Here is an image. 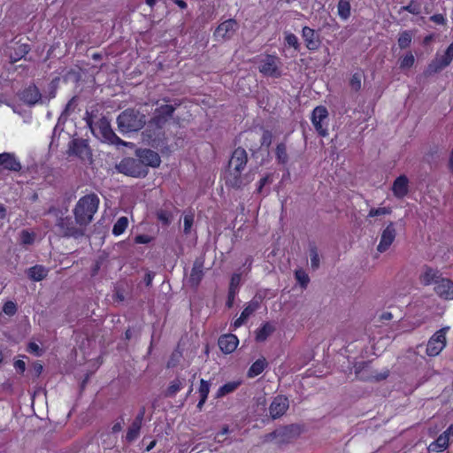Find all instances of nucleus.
I'll return each mask as SVG.
<instances>
[{
	"label": "nucleus",
	"instance_id": "obj_1",
	"mask_svg": "<svg viewBox=\"0 0 453 453\" xmlns=\"http://www.w3.org/2000/svg\"><path fill=\"white\" fill-rule=\"evenodd\" d=\"M248 163V154L246 150L242 148H236L227 163V168L225 173L226 186L241 189L242 187L248 185L253 178L251 173L242 175V172Z\"/></svg>",
	"mask_w": 453,
	"mask_h": 453
},
{
	"label": "nucleus",
	"instance_id": "obj_2",
	"mask_svg": "<svg viewBox=\"0 0 453 453\" xmlns=\"http://www.w3.org/2000/svg\"><path fill=\"white\" fill-rule=\"evenodd\" d=\"M116 122L119 133H137L145 127L147 117L140 109L131 107L121 111Z\"/></svg>",
	"mask_w": 453,
	"mask_h": 453
},
{
	"label": "nucleus",
	"instance_id": "obj_3",
	"mask_svg": "<svg viewBox=\"0 0 453 453\" xmlns=\"http://www.w3.org/2000/svg\"><path fill=\"white\" fill-rule=\"evenodd\" d=\"M98 205L99 198L94 193L81 197L73 209L75 223L87 227L92 222Z\"/></svg>",
	"mask_w": 453,
	"mask_h": 453
},
{
	"label": "nucleus",
	"instance_id": "obj_4",
	"mask_svg": "<svg viewBox=\"0 0 453 453\" xmlns=\"http://www.w3.org/2000/svg\"><path fill=\"white\" fill-rule=\"evenodd\" d=\"M66 154L68 157H77L82 164L92 165L93 153L88 141L81 137H73L67 146Z\"/></svg>",
	"mask_w": 453,
	"mask_h": 453
},
{
	"label": "nucleus",
	"instance_id": "obj_5",
	"mask_svg": "<svg viewBox=\"0 0 453 453\" xmlns=\"http://www.w3.org/2000/svg\"><path fill=\"white\" fill-rule=\"evenodd\" d=\"M115 167L119 173L134 178H144L149 173L137 157H125Z\"/></svg>",
	"mask_w": 453,
	"mask_h": 453
},
{
	"label": "nucleus",
	"instance_id": "obj_6",
	"mask_svg": "<svg viewBox=\"0 0 453 453\" xmlns=\"http://www.w3.org/2000/svg\"><path fill=\"white\" fill-rule=\"evenodd\" d=\"M95 129L96 134L94 135L104 142L116 145L124 143V142L114 133L111 128L110 119L105 116L99 119L96 124Z\"/></svg>",
	"mask_w": 453,
	"mask_h": 453
},
{
	"label": "nucleus",
	"instance_id": "obj_7",
	"mask_svg": "<svg viewBox=\"0 0 453 453\" xmlns=\"http://www.w3.org/2000/svg\"><path fill=\"white\" fill-rule=\"evenodd\" d=\"M145 129L142 133L143 141H146L149 145L157 149L165 143L166 137L165 132L159 127H157L150 121L147 120Z\"/></svg>",
	"mask_w": 453,
	"mask_h": 453
},
{
	"label": "nucleus",
	"instance_id": "obj_8",
	"mask_svg": "<svg viewBox=\"0 0 453 453\" xmlns=\"http://www.w3.org/2000/svg\"><path fill=\"white\" fill-rule=\"evenodd\" d=\"M57 226L65 237H73L78 239L85 234L86 226H80L73 220L71 217L60 218Z\"/></svg>",
	"mask_w": 453,
	"mask_h": 453
},
{
	"label": "nucleus",
	"instance_id": "obj_9",
	"mask_svg": "<svg viewBox=\"0 0 453 453\" xmlns=\"http://www.w3.org/2000/svg\"><path fill=\"white\" fill-rule=\"evenodd\" d=\"M449 329V326H445L433 334L426 345V354L428 356L435 357L444 349L446 346V333Z\"/></svg>",
	"mask_w": 453,
	"mask_h": 453
},
{
	"label": "nucleus",
	"instance_id": "obj_10",
	"mask_svg": "<svg viewBox=\"0 0 453 453\" xmlns=\"http://www.w3.org/2000/svg\"><path fill=\"white\" fill-rule=\"evenodd\" d=\"M239 26L235 19H229L220 23L214 31L213 36L217 42H225L230 40Z\"/></svg>",
	"mask_w": 453,
	"mask_h": 453
},
{
	"label": "nucleus",
	"instance_id": "obj_11",
	"mask_svg": "<svg viewBox=\"0 0 453 453\" xmlns=\"http://www.w3.org/2000/svg\"><path fill=\"white\" fill-rule=\"evenodd\" d=\"M175 107L172 104H163L155 109L153 116L149 119L157 127L164 129L165 124L173 118Z\"/></svg>",
	"mask_w": 453,
	"mask_h": 453
},
{
	"label": "nucleus",
	"instance_id": "obj_12",
	"mask_svg": "<svg viewBox=\"0 0 453 453\" xmlns=\"http://www.w3.org/2000/svg\"><path fill=\"white\" fill-rule=\"evenodd\" d=\"M453 59V42L449 44V46L447 48L444 54L440 57L436 58L427 67L426 71L425 72L426 75H431L433 73H438L446 66H448Z\"/></svg>",
	"mask_w": 453,
	"mask_h": 453
},
{
	"label": "nucleus",
	"instance_id": "obj_13",
	"mask_svg": "<svg viewBox=\"0 0 453 453\" xmlns=\"http://www.w3.org/2000/svg\"><path fill=\"white\" fill-rule=\"evenodd\" d=\"M19 99L28 106L43 104V96L35 84H30L19 94Z\"/></svg>",
	"mask_w": 453,
	"mask_h": 453
},
{
	"label": "nucleus",
	"instance_id": "obj_14",
	"mask_svg": "<svg viewBox=\"0 0 453 453\" xmlns=\"http://www.w3.org/2000/svg\"><path fill=\"white\" fill-rule=\"evenodd\" d=\"M134 153L139 161L147 169L149 166L156 168L160 165L161 159L159 155L150 149H137Z\"/></svg>",
	"mask_w": 453,
	"mask_h": 453
},
{
	"label": "nucleus",
	"instance_id": "obj_15",
	"mask_svg": "<svg viewBox=\"0 0 453 453\" xmlns=\"http://www.w3.org/2000/svg\"><path fill=\"white\" fill-rule=\"evenodd\" d=\"M278 443H288L291 440L298 437L301 434V427L296 424H290L277 429Z\"/></svg>",
	"mask_w": 453,
	"mask_h": 453
},
{
	"label": "nucleus",
	"instance_id": "obj_16",
	"mask_svg": "<svg viewBox=\"0 0 453 453\" xmlns=\"http://www.w3.org/2000/svg\"><path fill=\"white\" fill-rule=\"evenodd\" d=\"M328 112L326 107L324 106H317L311 115L312 124L317 130V132L321 136H326L327 134L326 128L324 127L323 121L327 119Z\"/></svg>",
	"mask_w": 453,
	"mask_h": 453
},
{
	"label": "nucleus",
	"instance_id": "obj_17",
	"mask_svg": "<svg viewBox=\"0 0 453 453\" xmlns=\"http://www.w3.org/2000/svg\"><path fill=\"white\" fill-rule=\"evenodd\" d=\"M278 63V58L272 55H267L265 59L261 61L259 71L267 76L280 77L281 73L279 70Z\"/></svg>",
	"mask_w": 453,
	"mask_h": 453
},
{
	"label": "nucleus",
	"instance_id": "obj_18",
	"mask_svg": "<svg viewBox=\"0 0 453 453\" xmlns=\"http://www.w3.org/2000/svg\"><path fill=\"white\" fill-rule=\"evenodd\" d=\"M288 406L289 402L285 395H279L275 396L269 407L270 416L273 419L280 418L287 411Z\"/></svg>",
	"mask_w": 453,
	"mask_h": 453
},
{
	"label": "nucleus",
	"instance_id": "obj_19",
	"mask_svg": "<svg viewBox=\"0 0 453 453\" xmlns=\"http://www.w3.org/2000/svg\"><path fill=\"white\" fill-rule=\"evenodd\" d=\"M396 231L393 222H390L387 227L382 231L380 242L377 246V250L380 253L388 250L390 245L395 239Z\"/></svg>",
	"mask_w": 453,
	"mask_h": 453
},
{
	"label": "nucleus",
	"instance_id": "obj_20",
	"mask_svg": "<svg viewBox=\"0 0 453 453\" xmlns=\"http://www.w3.org/2000/svg\"><path fill=\"white\" fill-rule=\"evenodd\" d=\"M145 412V406H142L139 410L138 414L136 415L135 418L134 419V421L132 422L131 426L127 430L126 440L128 442L134 441L139 436Z\"/></svg>",
	"mask_w": 453,
	"mask_h": 453
},
{
	"label": "nucleus",
	"instance_id": "obj_21",
	"mask_svg": "<svg viewBox=\"0 0 453 453\" xmlns=\"http://www.w3.org/2000/svg\"><path fill=\"white\" fill-rule=\"evenodd\" d=\"M436 295L443 300H453V281L447 278H441L434 287Z\"/></svg>",
	"mask_w": 453,
	"mask_h": 453
},
{
	"label": "nucleus",
	"instance_id": "obj_22",
	"mask_svg": "<svg viewBox=\"0 0 453 453\" xmlns=\"http://www.w3.org/2000/svg\"><path fill=\"white\" fill-rule=\"evenodd\" d=\"M203 264L204 259L203 257H197L193 264L188 279V283L193 288H196L203 277Z\"/></svg>",
	"mask_w": 453,
	"mask_h": 453
},
{
	"label": "nucleus",
	"instance_id": "obj_23",
	"mask_svg": "<svg viewBox=\"0 0 453 453\" xmlns=\"http://www.w3.org/2000/svg\"><path fill=\"white\" fill-rule=\"evenodd\" d=\"M303 38L305 42L306 47L310 50H318L321 44L319 35L309 27H304L303 28Z\"/></svg>",
	"mask_w": 453,
	"mask_h": 453
},
{
	"label": "nucleus",
	"instance_id": "obj_24",
	"mask_svg": "<svg viewBox=\"0 0 453 453\" xmlns=\"http://www.w3.org/2000/svg\"><path fill=\"white\" fill-rule=\"evenodd\" d=\"M238 338L232 334H224L219 338V347L222 352L230 354L236 349L238 345Z\"/></svg>",
	"mask_w": 453,
	"mask_h": 453
},
{
	"label": "nucleus",
	"instance_id": "obj_25",
	"mask_svg": "<svg viewBox=\"0 0 453 453\" xmlns=\"http://www.w3.org/2000/svg\"><path fill=\"white\" fill-rule=\"evenodd\" d=\"M0 164L2 165L3 169L12 172H19L21 170V165L14 154L5 152L0 154Z\"/></svg>",
	"mask_w": 453,
	"mask_h": 453
},
{
	"label": "nucleus",
	"instance_id": "obj_26",
	"mask_svg": "<svg viewBox=\"0 0 453 453\" xmlns=\"http://www.w3.org/2000/svg\"><path fill=\"white\" fill-rule=\"evenodd\" d=\"M408 178L405 175H400L393 183V193L398 197L402 198L408 194Z\"/></svg>",
	"mask_w": 453,
	"mask_h": 453
},
{
	"label": "nucleus",
	"instance_id": "obj_27",
	"mask_svg": "<svg viewBox=\"0 0 453 453\" xmlns=\"http://www.w3.org/2000/svg\"><path fill=\"white\" fill-rule=\"evenodd\" d=\"M49 269L41 265H36L27 270V276L34 281H40L45 279L48 275Z\"/></svg>",
	"mask_w": 453,
	"mask_h": 453
},
{
	"label": "nucleus",
	"instance_id": "obj_28",
	"mask_svg": "<svg viewBox=\"0 0 453 453\" xmlns=\"http://www.w3.org/2000/svg\"><path fill=\"white\" fill-rule=\"evenodd\" d=\"M258 308L257 302H250L242 311L241 316L234 322L233 326L234 328L241 326L248 319V318L253 314V312Z\"/></svg>",
	"mask_w": 453,
	"mask_h": 453
},
{
	"label": "nucleus",
	"instance_id": "obj_29",
	"mask_svg": "<svg viewBox=\"0 0 453 453\" xmlns=\"http://www.w3.org/2000/svg\"><path fill=\"white\" fill-rule=\"evenodd\" d=\"M275 326L271 322H266L262 325L256 332V341L262 342H265L274 331Z\"/></svg>",
	"mask_w": 453,
	"mask_h": 453
},
{
	"label": "nucleus",
	"instance_id": "obj_30",
	"mask_svg": "<svg viewBox=\"0 0 453 453\" xmlns=\"http://www.w3.org/2000/svg\"><path fill=\"white\" fill-rule=\"evenodd\" d=\"M371 362L370 361H362L356 363L354 365L355 373L357 377L364 381H369L372 380V375H365V369L370 368Z\"/></svg>",
	"mask_w": 453,
	"mask_h": 453
},
{
	"label": "nucleus",
	"instance_id": "obj_31",
	"mask_svg": "<svg viewBox=\"0 0 453 453\" xmlns=\"http://www.w3.org/2000/svg\"><path fill=\"white\" fill-rule=\"evenodd\" d=\"M210 387H211L210 381L204 380L203 379H202L200 380V387L198 389V392L200 395V400L197 403V409L200 411L203 409V407L207 400V397H208V395L210 392Z\"/></svg>",
	"mask_w": 453,
	"mask_h": 453
},
{
	"label": "nucleus",
	"instance_id": "obj_32",
	"mask_svg": "<svg viewBox=\"0 0 453 453\" xmlns=\"http://www.w3.org/2000/svg\"><path fill=\"white\" fill-rule=\"evenodd\" d=\"M449 446L448 438L446 435L441 434L434 441L430 443L427 449L432 452H441Z\"/></svg>",
	"mask_w": 453,
	"mask_h": 453
},
{
	"label": "nucleus",
	"instance_id": "obj_33",
	"mask_svg": "<svg viewBox=\"0 0 453 453\" xmlns=\"http://www.w3.org/2000/svg\"><path fill=\"white\" fill-rule=\"evenodd\" d=\"M441 274L432 268H427L423 275L422 281L425 285L434 284L436 286L437 281L441 279Z\"/></svg>",
	"mask_w": 453,
	"mask_h": 453
},
{
	"label": "nucleus",
	"instance_id": "obj_34",
	"mask_svg": "<svg viewBox=\"0 0 453 453\" xmlns=\"http://www.w3.org/2000/svg\"><path fill=\"white\" fill-rule=\"evenodd\" d=\"M266 365L267 362L265 357L257 359L252 364V365L249 369V377H255L259 375L265 370Z\"/></svg>",
	"mask_w": 453,
	"mask_h": 453
},
{
	"label": "nucleus",
	"instance_id": "obj_35",
	"mask_svg": "<svg viewBox=\"0 0 453 453\" xmlns=\"http://www.w3.org/2000/svg\"><path fill=\"white\" fill-rule=\"evenodd\" d=\"M351 6L349 0H339L337 4L338 15L341 19L346 20L350 17Z\"/></svg>",
	"mask_w": 453,
	"mask_h": 453
},
{
	"label": "nucleus",
	"instance_id": "obj_36",
	"mask_svg": "<svg viewBox=\"0 0 453 453\" xmlns=\"http://www.w3.org/2000/svg\"><path fill=\"white\" fill-rule=\"evenodd\" d=\"M276 159L280 165H286L288 162V155L287 153V146L284 142H280L276 147Z\"/></svg>",
	"mask_w": 453,
	"mask_h": 453
},
{
	"label": "nucleus",
	"instance_id": "obj_37",
	"mask_svg": "<svg viewBox=\"0 0 453 453\" xmlns=\"http://www.w3.org/2000/svg\"><path fill=\"white\" fill-rule=\"evenodd\" d=\"M240 385V382L231 381L220 387L216 394L217 398L225 396L226 395L234 392Z\"/></svg>",
	"mask_w": 453,
	"mask_h": 453
},
{
	"label": "nucleus",
	"instance_id": "obj_38",
	"mask_svg": "<svg viewBox=\"0 0 453 453\" xmlns=\"http://www.w3.org/2000/svg\"><path fill=\"white\" fill-rule=\"evenodd\" d=\"M59 78H54L49 84L47 90L45 91V95L43 96V100L46 99L50 101V99L56 96L57 89L58 87Z\"/></svg>",
	"mask_w": 453,
	"mask_h": 453
},
{
	"label": "nucleus",
	"instance_id": "obj_39",
	"mask_svg": "<svg viewBox=\"0 0 453 453\" xmlns=\"http://www.w3.org/2000/svg\"><path fill=\"white\" fill-rule=\"evenodd\" d=\"M156 216L157 220L160 221L165 226H169L173 220L172 212L164 209L157 211Z\"/></svg>",
	"mask_w": 453,
	"mask_h": 453
},
{
	"label": "nucleus",
	"instance_id": "obj_40",
	"mask_svg": "<svg viewBox=\"0 0 453 453\" xmlns=\"http://www.w3.org/2000/svg\"><path fill=\"white\" fill-rule=\"evenodd\" d=\"M128 225V219L127 217H120L114 224L112 228V234L114 235H119L124 233Z\"/></svg>",
	"mask_w": 453,
	"mask_h": 453
},
{
	"label": "nucleus",
	"instance_id": "obj_41",
	"mask_svg": "<svg viewBox=\"0 0 453 453\" xmlns=\"http://www.w3.org/2000/svg\"><path fill=\"white\" fill-rule=\"evenodd\" d=\"M182 388V382L179 379L173 380L166 391L165 392V397H173Z\"/></svg>",
	"mask_w": 453,
	"mask_h": 453
},
{
	"label": "nucleus",
	"instance_id": "obj_42",
	"mask_svg": "<svg viewBox=\"0 0 453 453\" xmlns=\"http://www.w3.org/2000/svg\"><path fill=\"white\" fill-rule=\"evenodd\" d=\"M30 46L27 43L19 45L14 50V55L17 56V58L12 59V63H15L24 58L30 51Z\"/></svg>",
	"mask_w": 453,
	"mask_h": 453
},
{
	"label": "nucleus",
	"instance_id": "obj_43",
	"mask_svg": "<svg viewBox=\"0 0 453 453\" xmlns=\"http://www.w3.org/2000/svg\"><path fill=\"white\" fill-rule=\"evenodd\" d=\"M97 110H92L91 111H86L84 120L88 127L90 129L93 134H96V129L94 127V118H96Z\"/></svg>",
	"mask_w": 453,
	"mask_h": 453
},
{
	"label": "nucleus",
	"instance_id": "obj_44",
	"mask_svg": "<svg viewBox=\"0 0 453 453\" xmlns=\"http://www.w3.org/2000/svg\"><path fill=\"white\" fill-rule=\"evenodd\" d=\"M310 257L311 268L317 270L319 267V256L317 247L314 245L310 247Z\"/></svg>",
	"mask_w": 453,
	"mask_h": 453
},
{
	"label": "nucleus",
	"instance_id": "obj_45",
	"mask_svg": "<svg viewBox=\"0 0 453 453\" xmlns=\"http://www.w3.org/2000/svg\"><path fill=\"white\" fill-rule=\"evenodd\" d=\"M411 42V34L409 31L403 32L398 38V45L401 49H406Z\"/></svg>",
	"mask_w": 453,
	"mask_h": 453
},
{
	"label": "nucleus",
	"instance_id": "obj_46",
	"mask_svg": "<svg viewBox=\"0 0 453 453\" xmlns=\"http://www.w3.org/2000/svg\"><path fill=\"white\" fill-rule=\"evenodd\" d=\"M361 78L362 75L358 73L352 75L349 81V86L353 91L357 92L361 89Z\"/></svg>",
	"mask_w": 453,
	"mask_h": 453
},
{
	"label": "nucleus",
	"instance_id": "obj_47",
	"mask_svg": "<svg viewBox=\"0 0 453 453\" xmlns=\"http://www.w3.org/2000/svg\"><path fill=\"white\" fill-rule=\"evenodd\" d=\"M35 241V234L29 233L27 230H22L20 233V242L24 245H30Z\"/></svg>",
	"mask_w": 453,
	"mask_h": 453
},
{
	"label": "nucleus",
	"instance_id": "obj_48",
	"mask_svg": "<svg viewBox=\"0 0 453 453\" xmlns=\"http://www.w3.org/2000/svg\"><path fill=\"white\" fill-rule=\"evenodd\" d=\"M392 212L391 208L389 207H380L377 209H371L368 214V217H375L380 215L390 214Z\"/></svg>",
	"mask_w": 453,
	"mask_h": 453
},
{
	"label": "nucleus",
	"instance_id": "obj_49",
	"mask_svg": "<svg viewBox=\"0 0 453 453\" xmlns=\"http://www.w3.org/2000/svg\"><path fill=\"white\" fill-rule=\"evenodd\" d=\"M296 279L303 288H305L310 280L309 276L303 270L296 271Z\"/></svg>",
	"mask_w": 453,
	"mask_h": 453
},
{
	"label": "nucleus",
	"instance_id": "obj_50",
	"mask_svg": "<svg viewBox=\"0 0 453 453\" xmlns=\"http://www.w3.org/2000/svg\"><path fill=\"white\" fill-rule=\"evenodd\" d=\"M63 131H64L63 127H58V125L55 126L53 132H52V135H51V141H50V147L53 146L54 144H56V146H58V138Z\"/></svg>",
	"mask_w": 453,
	"mask_h": 453
},
{
	"label": "nucleus",
	"instance_id": "obj_51",
	"mask_svg": "<svg viewBox=\"0 0 453 453\" xmlns=\"http://www.w3.org/2000/svg\"><path fill=\"white\" fill-rule=\"evenodd\" d=\"M240 282H241V274L240 273H234L232 275V278H231V280H230V285H229V289L228 290L236 292L237 289H238V287L240 285Z\"/></svg>",
	"mask_w": 453,
	"mask_h": 453
},
{
	"label": "nucleus",
	"instance_id": "obj_52",
	"mask_svg": "<svg viewBox=\"0 0 453 453\" xmlns=\"http://www.w3.org/2000/svg\"><path fill=\"white\" fill-rule=\"evenodd\" d=\"M3 311L9 316H12L17 311V306L13 302L8 301L4 304Z\"/></svg>",
	"mask_w": 453,
	"mask_h": 453
},
{
	"label": "nucleus",
	"instance_id": "obj_53",
	"mask_svg": "<svg viewBox=\"0 0 453 453\" xmlns=\"http://www.w3.org/2000/svg\"><path fill=\"white\" fill-rule=\"evenodd\" d=\"M408 12L411 14H418L420 12V8L418 4H414V3L411 1L408 5L401 7V11Z\"/></svg>",
	"mask_w": 453,
	"mask_h": 453
},
{
	"label": "nucleus",
	"instance_id": "obj_54",
	"mask_svg": "<svg viewBox=\"0 0 453 453\" xmlns=\"http://www.w3.org/2000/svg\"><path fill=\"white\" fill-rule=\"evenodd\" d=\"M273 134L269 130H265L262 134L261 146L269 147L272 143Z\"/></svg>",
	"mask_w": 453,
	"mask_h": 453
},
{
	"label": "nucleus",
	"instance_id": "obj_55",
	"mask_svg": "<svg viewBox=\"0 0 453 453\" xmlns=\"http://www.w3.org/2000/svg\"><path fill=\"white\" fill-rule=\"evenodd\" d=\"M389 376V370L386 369L382 372H373V375H372V380L371 381H381L383 380H386Z\"/></svg>",
	"mask_w": 453,
	"mask_h": 453
},
{
	"label": "nucleus",
	"instance_id": "obj_56",
	"mask_svg": "<svg viewBox=\"0 0 453 453\" xmlns=\"http://www.w3.org/2000/svg\"><path fill=\"white\" fill-rule=\"evenodd\" d=\"M285 40L289 46L294 47L296 50L299 48L298 39L294 34H288Z\"/></svg>",
	"mask_w": 453,
	"mask_h": 453
},
{
	"label": "nucleus",
	"instance_id": "obj_57",
	"mask_svg": "<svg viewBox=\"0 0 453 453\" xmlns=\"http://www.w3.org/2000/svg\"><path fill=\"white\" fill-rule=\"evenodd\" d=\"M273 181L272 180V174H266L265 177H263L260 180H259V185H258V188L257 189V193H262V190H263V188L268 184V183H271Z\"/></svg>",
	"mask_w": 453,
	"mask_h": 453
},
{
	"label": "nucleus",
	"instance_id": "obj_58",
	"mask_svg": "<svg viewBox=\"0 0 453 453\" xmlns=\"http://www.w3.org/2000/svg\"><path fill=\"white\" fill-rule=\"evenodd\" d=\"M152 241V237L147 234H139L134 238L135 243L146 244L150 243Z\"/></svg>",
	"mask_w": 453,
	"mask_h": 453
},
{
	"label": "nucleus",
	"instance_id": "obj_59",
	"mask_svg": "<svg viewBox=\"0 0 453 453\" xmlns=\"http://www.w3.org/2000/svg\"><path fill=\"white\" fill-rule=\"evenodd\" d=\"M27 351L35 354V356H41L42 350L35 342H29L27 346Z\"/></svg>",
	"mask_w": 453,
	"mask_h": 453
},
{
	"label": "nucleus",
	"instance_id": "obj_60",
	"mask_svg": "<svg viewBox=\"0 0 453 453\" xmlns=\"http://www.w3.org/2000/svg\"><path fill=\"white\" fill-rule=\"evenodd\" d=\"M76 100H77V97L76 96H73L71 98V100L67 103V104L65 105L64 111L62 112H66V114L70 115V112L72 111H73L75 105H76Z\"/></svg>",
	"mask_w": 453,
	"mask_h": 453
},
{
	"label": "nucleus",
	"instance_id": "obj_61",
	"mask_svg": "<svg viewBox=\"0 0 453 453\" xmlns=\"http://www.w3.org/2000/svg\"><path fill=\"white\" fill-rule=\"evenodd\" d=\"M192 225H193V217L192 216H185L184 217V233L186 234H189Z\"/></svg>",
	"mask_w": 453,
	"mask_h": 453
},
{
	"label": "nucleus",
	"instance_id": "obj_62",
	"mask_svg": "<svg viewBox=\"0 0 453 453\" xmlns=\"http://www.w3.org/2000/svg\"><path fill=\"white\" fill-rule=\"evenodd\" d=\"M414 64V57L410 54L403 58L401 62V67H411Z\"/></svg>",
	"mask_w": 453,
	"mask_h": 453
},
{
	"label": "nucleus",
	"instance_id": "obj_63",
	"mask_svg": "<svg viewBox=\"0 0 453 453\" xmlns=\"http://www.w3.org/2000/svg\"><path fill=\"white\" fill-rule=\"evenodd\" d=\"M14 367L19 373L22 374L26 370V363L23 360H16Z\"/></svg>",
	"mask_w": 453,
	"mask_h": 453
},
{
	"label": "nucleus",
	"instance_id": "obj_64",
	"mask_svg": "<svg viewBox=\"0 0 453 453\" xmlns=\"http://www.w3.org/2000/svg\"><path fill=\"white\" fill-rule=\"evenodd\" d=\"M138 335H139V331L134 330V329L128 328L125 332V339L126 340H130L133 337H137Z\"/></svg>",
	"mask_w": 453,
	"mask_h": 453
}]
</instances>
